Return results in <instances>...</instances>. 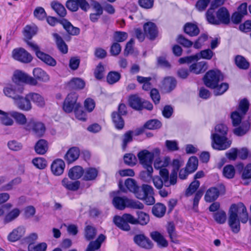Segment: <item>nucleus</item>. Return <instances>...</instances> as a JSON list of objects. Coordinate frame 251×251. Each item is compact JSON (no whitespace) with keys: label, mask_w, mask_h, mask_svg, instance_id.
Wrapping results in <instances>:
<instances>
[{"label":"nucleus","mask_w":251,"mask_h":251,"mask_svg":"<svg viewBox=\"0 0 251 251\" xmlns=\"http://www.w3.org/2000/svg\"><path fill=\"white\" fill-rule=\"evenodd\" d=\"M144 28L145 33L150 39H154L157 35V30L155 25L151 22L144 24Z\"/></svg>","instance_id":"aec40b11"},{"label":"nucleus","mask_w":251,"mask_h":251,"mask_svg":"<svg viewBox=\"0 0 251 251\" xmlns=\"http://www.w3.org/2000/svg\"><path fill=\"white\" fill-rule=\"evenodd\" d=\"M134 241L139 247L144 249L149 250L153 247L152 242L144 234L135 235L134 237Z\"/></svg>","instance_id":"6ab92c4d"},{"label":"nucleus","mask_w":251,"mask_h":251,"mask_svg":"<svg viewBox=\"0 0 251 251\" xmlns=\"http://www.w3.org/2000/svg\"><path fill=\"white\" fill-rule=\"evenodd\" d=\"M51 7L60 17H64L66 15V10L63 5L53 1L51 4Z\"/></svg>","instance_id":"603ef678"},{"label":"nucleus","mask_w":251,"mask_h":251,"mask_svg":"<svg viewBox=\"0 0 251 251\" xmlns=\"http://www.w3.org/2000/svg\"><path fill=\"white\" fill-rule=\"evenodd\" d=\"M48 245L45 242L39 243L37 244L29 243L28 246V251H46Z\"/></svg>","instance_id":"a18cd8bd"},{"label":"nucleus","mask_w":251,"mask_h":251,"mask_svg":"<svg viewBox=\"0 0 251 251\" xmlns=\"http://www.w3.org/2000/svg\"><path fill=\"white\" fill-rule=\"evenodd\" d=\"M208 22L212 24L219 25L221 23L227 24L230 21L229 13L225 7L220 8L216 13V17L214 15V11L208 9L206 13Z\"/></svg>","instance_id":"7ed1b4c3"},{"label":"nucleus","mask_w":251,"mask_h":251,"mask_svg":"<svg viewBox=\"0 0 251 251\" xmlns=\"http://www.w3.org/2000/svg\"><path fill=\"white\" fill-rule=\"evenodd\" d=\"M198 160L196 157H191L187 164L186 169L188 170L189 173L194 172L198 167Z\"/></svg>","instance_id":"864d4df0"},{"label":"nucleus","mask_w":251,"mask_h":251,"mask_svg":"<svg viewBox=\"0 0 251 251\" xmlns=\"http://www.w3.org/2000/svg\"><path fill=\"white\" fill-rule=\"evenodd\" d=\"M235 61L236 65L240 69H247L249 67V63L242 56L237 55Z\"/></svg>","instance_id":"5fc2aeb1"},{"label":"nucleus","mask_w":251,"mask_h":251,"mask_svg":"<svg viewBox=\"0 0 251 251\" xmlns=\"http://www.w3.org/2000/svg\"><path fill=\"white\" fill-rule=\"evenodd\" d=\"M10 116L13 117L18 124L23 125H26V118L25 115L16 111L10 112Z\"/></svg>","instance_id":"09e8293b"},{"label":"nucleus","mask_w":251,"mask_h":251,"mask_svg":"<svg viewBox=\"0 0 251 251\" xmlns=\"http://www.w3.org/2000/svg\"><path fill=\"white\" fill-rule=\"evenodd\" d=\"M62 184L68 190L76 191L80 186V182L69 181L68 178H65L62 181Z\"/></svg>","instance_id":"e433bc0d"},{"label":"nucleus","mask_w":251,"mask_h":251,"mask_svg":"<svg viewBox=\"0 0 251 251\" xmlns=\"http://www.w3.org/2000/svg\"><path fill=\"white\" fill-rule=\"evenodd\" d=\"M133 131H128L126 132L123 136L122 148L125 150L127 145L132 141Z\"/></svg>","instance_id":"774afa93"},{"label":"nucleus","mask_w":251,"mask_h":251,"mask_svg":"<svg viewBox=\"0 0 251 251\" xmlns=\"http://www.w3.org/2000/svg\"><path fill=\"white\" fill-rule=\"evenodd\" d=\"M182 165V162L179 160L175 159L173 161V169L170 176V180H169V171L166 169H163L159 171L160 176L164 179L165 186L169 187L171 185L176 183L177 172Z\"/></svg>","instance_id":"39448f33"},{"label":"nucleus","mask_w":251,"mask_h":251,"mask_svg":"<svg viewBox=\"0 0 251 251\" xmlns=\"http://www.w3.org/2000/svg\"><path fill=\"white\" fill-rule=\"evenodd\" d=\"M200 186V182L198 180H195L191 183L189 187L186 189L185 195L189 197L193 194Z\"/></svg>","instance_id":"4d7b16f0"},{"label":"nucleus","mask_w":251,"mask_h":251,"mask_svg":"<svg viewBox=\"0 0 251 251\" xmlns=\"http://www.w3.org/2000/svg\"><path fill=\"white\" fill-rule=\"evenodd\" d=\"M84 81L80 78H74L69 83L70 86L74 89H82L85 86Z\"/></svg>","instance_id":"49530a36"},{"label":"nucleus","mask_w":251,"mask_h":251,"mask_svg":"<svg viewBox=\"0 0 251 251\" xmlns=\"http://www.w3.org/2000/svg\"><path fill=\"white\" fill-rule=\"evenodd\" d=\"M214 218L217 223L224 224L226 221V214L224 211H219L214 214Z\"/></svg>","instance_id":"69168bd1"},{"label":"nucleus","mask_w":251,"mask_h":251,"mask_svg":"<svg viewBox=\"0 0 251 251\" xmlns=\"http://www.w3.org/2000/svg\"><path fill=\"white\" fill-rule=\"evenodd\" d=\"M14 104L18 108L24 111H27L32 108L31 103L27 98V94L25 98L20 95L14 100Z\"/></svg>","instance_id":"a211bd4d"},{"label":"nucleus","mask_w":251,"mask_h":251,"mask_svg":"<svg viewBox=\"0 0 251 251\" xmlns=\"http://www.w3.org/2000/svg\"><path fill=\"white\" fill-rule=\"evenodd\" d=\"M151 238L155 241L159 246L166 247L168 246V242L163 236L158 231H153L151 233Z\"/></svg>","instance_id":"c756f323"},{"label":"nucleus","mask_w":251,"mask_h":251,"mask_svg":"<svg viewBox=\"0 0 251 251\" xmlns=\"http://www.w3.org/2000/svg\"><path fill=\"white\" fill-rule=\"evenodd\" d=\"M214 89V94L216 96L221 95L224 94L228 88V85L226 83H223L220 85L217 84Z\"/></svg>","instance_id":"052dcab7"},{"label":"nucleus","mask_w":251,"mask_h":251,"mask_svg":"<svg viewBox=\"0 0 251 251\" xmlns=\"http://www.w3.org/2000/svg\"><path fill=\"white\" fill-rule=\"evenodd\" d=\"M214 55V52L210 49H206L201 50L200 53L195 54L192 56H188L180 58L179 59V62L180 64L184 63H189L193 60H198L201 58L210 60Z\"/></svg>","instance_id":"f8f14e48"},{"label":"nucleus","mask_w":251,"mask_h":251,"mask_svg":"<svg viewBox=\"0 0 251 251\" xmlns=\"http://www.w3.org/2000/svg\"><path fill=\"white\" fill-rule=\"evenodd\" d=\"M249 103L247 100L243 99L240 101L237 109L231 113L230 117L233 126H238L249 109Z\"/></svg>","instance_id":"423d86ee"},{"label":"nucleus","mask_w":251,"mask_h":251,"mask_svg":"<svg viewBox=\"0 0 251 251\" xmlns=\"http://www.w3.org/2000/svg\"><path fill=\"white\" fill-rule=\"evenodd\" d=\"M59 50L63 53L68 52V47L62 39L56 33L53 34Z\"/></svg>","instance_id":"c03bdc74"},{"label":"nucleus","mask_w":251,"mask_h":251,"mask_svg":"<svg viewBox=\"0 0 251 251\" xmlns=\"http://www.w3.org/2000/svg\"><path fill=\"white\" fill-rule=\"evenodd\" d=\"M61 24L69 34L72 35H77L79 33L80 29L77 27L74 26L68 21L63 20L62 21Z\"/></svg>","instance_id":"2f4dec72"},{"label":"nucleus","mask_w":251,"mask_h":251,"mask_svg":"<svg viewBox=\"0 0 251 251\" xmlns=\"http://www.w3.org/2000/svg\"><path fill=\"white\" fill-rule=\"evenodd\" d=\"M12 57L16 60L23 63H29L32 59L31 55L23 48H17L12 52Z\"/></svg>","instance_id":"2eb2a0df"},{"label":"nucleus","mask_w":251,"mask_h":251,"mask_svg":"<svg viewBox=\"0 0 251 251\" xmlns=\"http://www.w3.org/2000/svg\"><path fill=\"white\" fill-rule=\"evenodd\" d=\"M121 78L120 73L115 71H112L108 73L107 76V81L109 84H113L118 82Z\"/></svg>","instance_id":"6e6d98bb"},{"label":"nucleus","mask_w":251,"mask_h":251,"mask_svg":"<svg viewBox=\"0 0 251 251\" xmlns=\"http://www.w3.org/2000/svg\"><path fill=\"white\" fill-rule=\"evenodd\" d=\"M78 95L75 93L69 94L63 103L62 108L63 111L67 113H70L77 108H80L81 104L77 101Z\"/></svg>","instance_id":"6e6552de"},{"label":"nucleus","mask_w":251,"mask_h":251,"mask_svg":"<svg viewBox=\"0 0 251 251\" xmlns=\"http://www.w3.org/2000/svg\"><path fill=\"white\" fill-rule=\"evenodd\" d=\"M32 162L33 165L39 169H43L47 166V161L42 157L35 158Z\"/></svg>","instance_id":"e2e57ef3"},{"label":"nucleus","mask_w":251,"mask_h":251,"mask_svg":"<svg viewBox=\"0 0 251 251\" xmlns=\"http://www.w3.org/2000/svg\"><path fill=\"white\" fill-rule=\"evenodd\" d=\"M239 219L243 223H246L248 220L247 209L242 203L232 204L229 210L228 223L232 231L235 233H238L240 230Z\"/></svg>","instance_id":"f257e3e1"},{"label":"nucleus","mask_w":251,"mask_h":251,"mask_svg":"<svg viewBox=\"0 0 251 251\" xmlns=\"http://www.w3.org/2000/svg\"><path fill=\"white\" fill-rule=\"evenodd\" d=\"M13 80L16 82H23L32 85H35L37 84V80L28 76L26 74L21 71H16L13 75Z\"/></svg>","instance_id":"dca6fc26"},{"label":"nucleus","mask_w":251,"mask_h":251,"mask_svg":"<svg viewBox=\"0 0 251 251\" xmlns=\"http://www.w3.org/2000/svg\"><path fill=\"white\" fill-rule=\"evenodd\" d=\"M223 79V75L219 70H210L204 75L203 81L206 86L211 88L215 87Z\"/></svg>","instance_id":"9d476101"},{"label":"nucleus","mask_w":251,"mask_h":251,"mask_svg":"<svg viewBox=\"0 0 251 251\" xmlns=\"http://www.w3.org/2000/svg\"><path fill=\"white\" fill-rule=\"evenodd\" d=\"M207 69V66L206 62L201 61L192 64L189 69L190 71L196 74H199L205 72Z\"/></svg>","instance_id":"a878e982"},{"label":"nucleus","mask_w":251,"mask_h":251,"mask_svg":"<svg viewBox=\"0 0 251 251\" xmlns=\"http://www.w3.org/2000/svg\"><path fill=\"white\" fill-rule=\"evenodd\" d=\"M96 229L91 225L86 226L85 228L84 236L87 240H91L94 239L96 235Z\"/></svg>","instance_id":"8fccbe9b"},{"label":"nucleus","mask_w":251,"mask_h":251,"mask_svg":"<svg viewBox=\"0 0 251 251\" xmlns=\"http://www.w3.org/2000/svg\"><path fill=\"white\" fill-rule=\"evenodd\" d=\"M185 32L191 36H197L200 32L199 28L195 24L188 23L184 26Z\"/></svg>","instance_id":"473e14b6"},{"label":"nucleus","mask_w":251,"mask_h":251,"mask_svg":"<svg viewBox=\"0 0 251 251\" xmlns=\"http://www.w3.org/2000/svg\"><path fill=\"white\" fill-rule=\"evenodd\" d=\"M35 152L39 154H44L48 151V146L47 142L44 139L39 140L34 147Z\"/></svg>","instance_id":"7c9ffc66"},{"label":"nucleus","mask_w":251,"mask_h":251,"mask_svg":"<svg viewBox=\"0 0 251 251\" xmlns=\"http://www.w3.org/2000/svg\"><path fill=\"white\" fill-rule=\"evenodd\" d=\"M33 74L34 76L39 80L47 82L49 80V75L39 68H35L33 71Z\"/></svg>","instance_id":"72a5a7b5"},{"label":"nucleus","mask_w":251,"mask_h":251,"mask_svg":"<svg viewBox=\"0 0 251 251\" xmlns=\"http://www.w3.org/2000/svg\"><path fill=\"white\" fill-rule=\"evenodd\" d=\"M80 155V150L77 147L70 149L65 156V159L68 163H71L77 160Z\"/></svg>","instance_id":"5701e85b"},{"label":"nucleus","mask_w":251,"mask_h":251,"mask_svg":"<svg viewBox=\"0 0 251 251\" xmlns=\"http://www.w3.org/2000/svg\"><path fill=\"white\" fill-rule=\"evenodd\" d=\"M25 128L31 131L36 137H42L45 133L46 127L44 124L34 119H30L25 125Z\"/></svg>","instance_id":"1a4fd4ad"},{"label":"nucleus","mask_w":251,"mask_h":251,"mask_svg":"<svg viewBox=\"0 0 251 251\" xmlns=\"http://www.w3.org/2000/svg\"><path fill=\"white\" fill-rule=\"evenodd\" d=\"M10 116V112L7 113L0 109V121L2 124L7 126H12L14 122Z\"/></svg>","instance_id":"58836bf2"},{"label":"nucleus","mask_w":251,"mask_h":251,"mask_svg":"<svg viewBox=\"0 0 251 251\" xmlns=\"http://www.w3.org/2000/svg\"><path fill=\"white\" fill-rule=\"evenodd\" d=\"M162 126L161 123L157 120H151L148 121L145 126L149 129H156L160 128Z\"/></svg>","instance_id":"0e129e2a"},{"label":"nucleus","mask_w":251,"mask_h":251,"mask_svg":"<svg viewBox=\"0 0 251 251\" xmlns=\"http://www.w3.org/2000/svg\"><path fill=\"white\" fill-rule=\"evenodd\" d=\"M23 86L17 85H8L3 89L4 95L6 97L13 99L14 100L23 94Z\"/></svg>","instance_id":"ddd939ff"},{"label":"nucleus","mask_w":251,"mask_h":251,"mask_svg":"<svg viewBox=\"0 0 251 251\" xmlns=\"http://www.w3.org/2000/svg\"><path fill=\"white\" fill-rule=\"evenodd\" d=\"M98 175V171L93 168H89L84 170L83 179L92 180L96 178Z\"/></svg>","instance_id":"4c0bfd02"},{"label":"nucleus","mask_w":251,"mask_h":251,"mask_svg":"<svg viewBox=\"0 0 251 251\" xmlns=\"http://www.w3.org/2000/svg\"><path fill=\"white\" fill-rule=\"evenodd\" d=\"M227 127L224 124L217 125L215 127V132L211 133L212 146L218 150H224L228 148L231 141L226 137Z\"/></svg>","instance_id":"f03ea898"},{"label":"nucleus","mask_w":251,"mask_h":251,"mask_svg":"<svg viewBox=\"0 0 251 251\" xmlns=\"http://www.w3.org/2000/svg\"><path fill=\"white\" fill-rule=\"evenodd\" d=\"M136 221L135 218L128 213H125L122 216H116L113 219L115 224L119 228L125 231H129L130 229L129 223L134 225Z\"/></svg>","instance_id":"0eeeda50"},{"label":"nucleus","mask_w":251,"mask_h":251,"mask_svg":"<svg viewBox=\"0 0 251 251\" xmlns=\"http://www.w3.org/2000/svg\"><path fill=\"white\" fill-rule=\"evenodd\" d=\"M128 103L132 108L136 110H141L142 100L137 95L130 96L128 99Z\"/></svg>","instance_id":"c9c22d12"},{"label":"nucleus","mask_w":251,"mask_h":251,"mask_svg":"<svg viewBox=\"0 0 251 251\" xmlns=\"http://www.w3.org/2000/svg\"><path fill=\"white\" fill-rule=\"evenodd\" d=\"M112 203L114 207L119 210H124L126 207L136 209H142L144 208L143 204L140 201L126 197L114 196Z\"/></svg>","instance_id":"20e7f679"},{"label":"nucleus","mask_w":251,"mask_h":251,"mask_svg":"<svg viewBox=\"0 0 251 251\" xmlns=\"http://www.w3.org/2000/svg\"><path fill=\"white\" fill-rule=\"evenodd\" d=\"M27 98L38 107H43L45 105V99L40 94L30 93L27 94Z\"/></svg>","instance_id":"393cba45"},{"label":"nucleus","mask_w":251,"mask_h":251,"mask_svg":"<svg viewBox=\"0 0 251 251\" xmlns=\"http://www.w3.org/2000/svg\"><path fill=\"white\" fill-rule=\"evenodd\" d=\"M84 170L79 166H76L71 168L69 172L68 176L72 179H77L83 176Z\"/></svg>","instance_id":"c85d7f7f"},{"label":"nucleus","mask_w":251,"mask_h":251,"mask_svg":"<svg viewBox=\"0 0 251 251\" xmlns=\"http://www.w3.org/2000/svg\"><path fill=\"white\" fill-rule=\"evenodd\" d=\"M151 79V77L137 76V81L139 83L143 84L142 88L146 91H149L151 88L152 85L150 82Z\"/></svg>","instance_id":"ea45409f"},{"label":"nucleus","mask_w":251,"mask_h":251,"mask_svg":"<svg viewBox=\"0 0 251 251\" xmlns=\"http://www.w3.org/2000/svg\"><path fill=\"white\" fill-rule=\"evenodd\" d=\"M25 232L24 226H20L14 229L8 235V239L11 242H15L22 237Z\"/></svg>","instance_id":"b1692460"},{"label":"nucleus","mask_w":251,"mask_h":251,"mask_svg":"<svg viewBox=\"0 0 251 251\" xmlns=\"http://www.w3.org/2000/svg\"><path fill=\"white\" fill-rule=\"evenodd\" d=\"M220 194L219 190L216 187H211L208 189L204 196V200L206 202H212L215 201Z\"/></svg>","instance_id":"bb28decb"},{"label":"nucleus","mask_w":251,"mask_h":251,"mask_svg":"<svg viewBox=\"0 0 251 251\" xmlns=\"http://www.w3.org/2000/svg\"><path fill=\"white\" fill-rule=\"evenodd\" d=\"M224 176L227 178H232L235 175V169L231 165H226L223 170Z\"/></svg>","instance_id":"338daca9"},{"label":"nucleus","mask_w":251,"mask_h":251,"mask_svg":"<svg viewBox=\"0 0 251 251\" xmlns=\"http://www.w3.org/2000/svg\"><path fill=\"white\" fill-rule=\"evenodd\" d=\"M250 123L248 122L242 124V126L235 128L234 130L235 134L238 136L244 135L249 129Z\"/></svg>","instance_id":"13d9d810"},{"label":"nucleus","mask_w":251,"mask_h":251,"mask_svg":"<svg viewBox=\"0 0 251 251\" xmlns=\"http://www.w3.org/2000/svg\"><path fill=\"white\" fill-rule=\"evenodd\" d=\"M20 210L18 208H14L9 212L5 217V221L9 223L17 218L20 214Z\"/></svg>","instance_id":"bf43d9fd"},{"label":"nucleus","mask_w":251,"mask_h":251,"mask_svg":"<svg viewBox=\"0 0 251 251\" xmlns=\"http://www.w3.org/2000/svg\"><path fill=\"white\" fill-rule=\"evenodd\" d=\"M37 31V27L36 26L27 25L24 28V34L26 39L29 40L36 33Z\"/></svg>","instance_id":"3c124183"},{"label":"nucleus","mask_w":251,"mask_h":251,"mask_svg":"<svg viewBox=\"0 0 251 251\" xmlns=\"http://www.w3.org/2000/svg\"><path fill=\"white\" fill-rule=\"evenodd\" d=\"M151 192L152 187L151 186L143 184L141 189L137 186V189H136L135 191L133 193L135 194V197L137 199L143 200L146 198L147 194H151Z\"/></svg>","instance_id":"4be33fe9"},{"label":"nucleus","mask_w":251,"mask_h":251,"mask_svg":"<svg viewBox=\"0 0 251 251\" xmlns=\"http://www.w3.org/2000/svg\"><path fill=\"white\" fill-rule=\"evenodd\" d=\"M118 110L119 114L113 112L112 114V118L115 127L117 129H121L124 127V122L121 117V115H125L126 113V105L123 103L120 104L119 106Z\"/></svg>","instance_id":"4468645a"},{"label":"nucleus","mask_w":251,"mask_h":251,"mask_svg":"<svg viewBox=\"0 0 251 251\" xmlns=\"http://www.w3.org/2000/svg\"><path fill=\"white\" fill-rule=\"evenodd\" d=\"M167 232L172 242H175L176 239V234L175 227L173 223H169L167 227Z\"/></svg>","instance_id":"680f3d73"},{"label":"nucleus","mask_w":251,"mask_h":251,"mask_svg":"<svg viewBox=\"0 0 251 251\" xmlns=\"http://www.w3.org/2000/svg\"><path fill=\"white\" fill-rule=\"evenodd\" d=\"M146 171H142L140 174V178L144 181L150 182L152 179L153 168L152 166L144 167Z\"/></svg>","instance_id":"f704fd0d"},{"label":"nucleus","mask_w":251,"mask_h":251,"mask_svg":"<svg viewBox=\"0 0 251 251\" xmlns=\"http://www.w3.org/2000/svg\"><path fill=\"white\" fill-rule=\"evenodd\" d=\"M137 214L138 215V218L136 219L135 218V220L136 221L134 225L139 224L141 225L144 226L149 222L150 217L149 215L147 213L142 211H138L137 212Z\"/></svg>","instance_id":"37998d69"},{"label":"nucleus","mask_w":251,"mask_h":251,"mask_svg":"<svg viewBox=\"0 0 251 251\" xmlns=\"http://www.w3.org/2000/svg\"><path fill=\"white\" fill-rule=\"evenodd\" d=\"M138 157L140 163L144 167L152 166V162L154 157V153L144 150L138 153Z\"/></svg>","instance_id":"f3484780"},{"label":"nucleus","mask_w":251,"mask_h":251,"mask_svg":"<svg viewBox=\"0 0 251 251\" xmlns=\"http://www.w3.org/2000/svg\"><path fill=\"white\" fill-rule=\"evenodd\" d=\"M176 81L174 78L168 77L164 79V86L167 92H171L176 87Z\"/></svg>","instance_id":"de8ad7c7"},{"label":"nucleus","mask_w":251,"mask_h":251,"mask_svg":"<svg viewBox=\"0 0 251 251\" xmlns=\"http://www.w3.org/2000/svg\"><path fill=\"white\" fill-rule=\"evenodd\" d=\"M26 43L29 47H30L35 52L37 57L43 62L50 66L53 67L56 65V60L49 54H46L40 51L37 45L29 41H27Z\"/></svg>","instance_id":"9b49d317"},{"label":"nucleus","mask_w":251,"mask_h":251,"mask_svg":"<svg viewBox=\"0 0 251 251\" xmlns=\"http://www.w3.org/2000/svg\"><path fill=\"white\" fill-rule=\"evenodd\" d=\"M170 161V158L168 157L157 158L155 160L154 167L155 169L160 170V171L161 169H165V167L169 165Z\"/></svg>","instance_id":"79ce46f5"},{"label":"nucleus","mask_w":251,"mask_h":251,"mask_svg":"<svg viewBox=\"0 0 251 251\" xmlns=\"http://www.w3.org/2000/svg\"><path fill=\"white\" fill-rule=\"evenodd\" d=\"M105 239V236L103 234H100L95 241H92L89 243L86 251H95L99 249Z\"/></svg>","instance_id":"cd10ccee"},{"label":"nucleus","mask_w":251,"mask_h":251,"mask_svg":"<svg viewBox=\"0 0 251 251\" xmlns=\"http://www.w3.org/2000/svg\"><path fill=\"white\" fill-rule=\"evenodd\" d=\"M65 164L63 160L57 159L55 160L51 165L52 173L56 175H61L64 172Z\"/></svg>","instance_id":"412c9836"},{"label":"nucleus","mask_w":251,"mask_h":251,"mask_svg":"<svg viewBox=\"0 0 251 251\" xmlns=\"http://www.w3.org/2000/svg\"><path fill=\"white\" fill-rule=\"evenodd\" d=\"M166 206L162 203H157L152 207L153 214L157 217H163L166 212Z\"/></svg>","instance_id":"a19ab883"}]
</instances>
